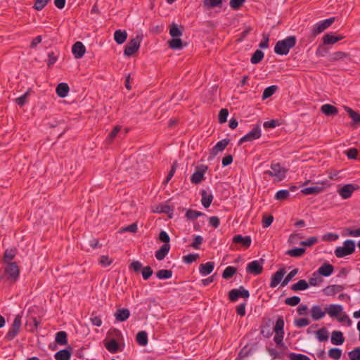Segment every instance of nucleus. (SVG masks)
I'll return each mask as SVG.
<instances>
[{"mask_svg": "<svg viewBox=\"0 0 360 360\" xmlns=\"http://www.w3.org/2000/svg\"><path fill=\"white\" fill-rule=\"evenodd\" d=\"M343 39V37H335L331 34H326L323 37V41L325 44H334Z\"/></svg>", "mask_w": 360, "mask_h": 360, "instance_id": "nucleus-32", "label": "nucleus"}, {"mask_svg": "<svg viewBox=\"0 0 360 360\" xmlns=\"http://www.w3.org/2000/svg\"><path fill=\"white\" fill-rule=\"evenodd\" d=\"M309 287L308 283L305 280H300L296 283L291 285V290L293 291L304 290Z\"/></svg>", "mask_w": 360, "mask_h": 360, "instance_id": "nucleus-38", "label": "nucleus"}, {"mask_svg": "<svg viewBox=\"0 0 360 360\" xmlns=\"http://www.w3.org/2000/svg\"><path fill=\"white\" fill-rule=\"evenodd\" d=\"M71 357V352L68 349H62L55 354L56 360H69Z\"/></svg>", "mask_w": 360, "mask_h": 360, "instance_id": "nucleus-34", "label": "nucleus"}, {"mask_svg": "<svg viewBox=\"0 0 360 360\" xmlns=\"http://www.w3.org/2000/svg\"><path fill=\"white\" fill-rule=\"evenodd\" d=\"M322 281L321 278L317 272H314L312 274V276L309 280V285L311 286H316L319 285Z\"/></svg>", "mask_w": 360, "mask_h": 360, "instance_id": "nucleus-48", "label": "nucleus"}, {"mask_svg": "<svg viewBox=\"0 0 360 360\" xmlns=\"http://www.w3.org/2000/svg\"><path fill=\"white\" fill-rule=\"evenodd\" d=\"M290 195L288 190H281L278 191L275 195V198L278 200H286Z\"/></svg>", "mask_w": 360, "mask_h": 360, "instance_id": "nucleus-53", "label": "nucleus"}, {"mask_svg": "<svg viewBox=\"0 0 360 360\" xmlns=\"http://www.w3.org/2000/svg\"><path fill=\"white\" fill-rule=\"evenodd\" d=\"M229 111L226 108H223L219 111V122L220 123H224L226 122Z\"/></svg>", "mask_w": 360, "mask_h": 360, "instance_id": "nucleus-61", "label": "nucleus"}, {"mask_svg": "<svg viewBox=\"0 0 360 360\" xmlns=\"http://www.w3.org/2000/svg\"><path fill=\"white\" fill-rule=\"evenodd\" d=\"M355 243L354 240H347L344 242L343 246L338 247L335 250V255L337 257L341 258L349 255L354 252Z\"/></svg>", "mask_w": 360, "mask_h": 360, "instance_id": "nucleus-4", "label": "nucleus"}, {"mask_svg": "<svg viewBox=\"0 0 360 360\" xmlns=\"http://www.w3.org/2000/svg\"><path fill=\"white\" fill-rule=\"evenodd\" d=\"M264 259L254 260L250 262L246 267L247 272L254 274L259 275L262 274L263 271Z\"/></svg>", "mask_w": 360, "mask_h": 360, "instance_id": "nucleus-9", "label": "nucleus"}, {"mask_svg": "<svg viewBox=\"0 0 360 360\" xmlns=\"http://www.w3.org/2000/svg\"><path fill=\"white\" fill-rule=\"evenodd\" d=\"M172 211V209L169 205H160L156 207L155 210H153L154 212L158 213H167L169 214Z\"/></svg>", "mask_w": 360, "mask_h": 360, "instance_id": "nucleus-55", "label": "nucleus"}, {"mask_svg": "<svg viewBox=\"0 0 360 360\" xmlns=\"http://www.w3.org/2000/svg\"><path fill=\"white\" fill-rule=\"evenodd\" d=\"M143 36L141 34L137 35L135 38L130 39L127 45L125 46L124 54L127 56H131L134 53L137 52L139 49Z\"/></svg>", "mask_w": 360, "mask_h": 360, "instance_id": "nucleus-5", "label": "nucleus"}, {"mask_svg": "<svg viewBox=\"0 0 360 360\" xmlns=\"http://www.w3.org/2000/svg\"><path fill=\"white\" fill-rule=\"evenodd\" d=\"M214 268L213 262H208L205 264H201L199 266V271L202 276H206L212 273Z\"/></svg>", "mask_w": 360, "mask_h": 360, "instance_id": "nucleus-20", "label": "nucleus"}, {"mask_svg": "<svg viewBox=\"0 0 360 360\" xmlns=\"http://www.w3.org/2000/svg\"><path fill=\"white\" fill-rule=\"evenodd\" d=\"M21 315L18 314L15 316L11 328L5 336V339L8 341L11 340L18 334L21 327Z\"/></svg>", "mask_w": 360, "mask_h": 360, "instance_id": "nucleus-6", "label": "nucleus"}, {"mask_svg": "<svg viewBox=\"0 0 360 360\" xmlns=\"http://www.w3.org/2000/svg\"><path fill=\"white\" fill-rule=\"evenodd\" d=\"M345 342L342 333L338 330H335L331 334V342L333 345H340Z\"/></svg>", "mask_w": 360, "mask_h": 360, "instance_id": "nucleus-23", "label": "nucleus"}, {"mask_svg": "<svg viewBox=\"0 0 360 360\" xmlns=\"http://www.w3.org/2000/svg\"><path fill=\"white\" fill-rule=\"evenodd\" d=\"M208 167L206 165H200L197 167L196 171L191 177V181L194 184H200L203 180L204 175Z\"/></svg>", "mask_w": 360, "mask_h": 360, "instance_id": "nucleus-12", "label": "nucleus"}, {"mask_svg": "<svg viewBox=\"0 0 360 360\" xmlns=\"http://www.w3.org/2000/svg\"><path fill=\"white\" fill-rule=\"evenodd\" d=\"M285 273L286 271L284 268H282L274 273L271 278L270 287L275 288L279 284L280 282H282V278H283Z\"/></svg>", "mask_w": 360, "mask_h": 360, "instance_id": "nucleus-15", "label": "nucleus"}, {"mask_svg": "<svg viewBox=\"0 0 360 360\" xmlns=\"http://www.w3.org/2000/svg\"><path fill=\"white\" fill-rule=\"evenodd\" d=\"M297 272H298V269H294L293 270H292L286 276V277L282 281L281 285L282 286H285L292 279V278L294 276H295V275L297 274Z\"/></svg>", "mask_w": 360, "mask_h": 360, "instance_id": "nucleus-52", "label": "nucleus"}, {"mask_svg": "<svg viewBox=\"0 0 360 360\" xmlns=\"http://www.w3.org/2000/svg\"><path fill=\"white\" fill-rule=\"evenodd\" d=\"M69 86L67 83H60L56 87V94L60 98L67 96L69 92Z\"/></svg>", "mask_w": 360, "mask_h": 360, "instance_id": "nucleus-27", "label": "nucleus"}, {"mask_svg": "<svg viewBox=\"0 0 360 360\" xmlns=\"http://www.w3.org/2000/svg\"><path fill=\"white\" fill-rule=\"evenodd\" d=\"M56 342L60 345H65L68 343L67 333L65 331H60L56 333Z\"/></svg>", "mask_w": 360, "mask_h": 360, "instance_id": "nucleus-41", "label": "nucleus"}, {"mask_svg": "<svg viewBox=\"0 0 360 360\" xmlns=\"http://www.w3.org/2000/svg\"><path fill=\"white\" fill-rule=\"evenodd\" d=\"M16 249L15 248H11V249H7L4 255L3 261L5 263L11 262V261L14 259L15 255H16Z\"/></svg>", "mask_w": 360, "mask_h": 360, "instance_id": "nucleus-36", "label": "nucleus"}, {"mask_svg": "<svg viewBox=\"0 0 360 360\" xmlns=\"http://www.w3.org/2000/svg\"><path fill=\"white\" fill-rule=\"evenodd\" d=\"M289 358L290 360H311L309 357L302 354L290 353Z\"/></svg>", "mask_w": 360, "mask_h": 360, "instance_id": "nucleus-56", "label": "nucleus"}, {"mask_svg": "<svg viewBox=\"0 0 360 360\" xmlns=\"http://www.w3.org/2000/svg\"><path fill=\"white\" fill-rule=\"evenodd\" d=\"M136 341L141 346H146L148 344V335L146 331H140L136 334Z\"/></svg>", "mask_w": 360, "mask_h": 360, "instance_id": "nucleus-39", "label": "nucleus"}, {"mask_svg": "<svg viewBox=\"0 0 360 360\" xmlns=\"http://www.w3.org/2000/svg\"><path fill=\"white\" fill-rule=\"evenodd\" d=\"M321 112L327 116L334 115L338 113V109L330 104H324L321 108Z\"/></svg>", "mask_w": 360, "mask_h": 360, "instance_id": "nucleus-31", "label": "nucleus"}, {"mask_svg": "<svg viewBox=\"0 0 360 360\" xmlns=\"http://www.w3.org/2000/svg\"><path fill=\"white\" fill-rule=\"evenodd\" d=\"M223 0H204L203 7L205 9H210L214 7H221Z\"/></svg>", "mask_w": 360, "mask_h": 360, "instance_id": "nucleus-35", "label": "nucleus"}, {"mask_svg": "<svg viewBox=\"0 0 360 360\" xmlns=\"http://www.w3.org/2000/svg\"><path fill=\"white\" fill-rule=\"evenodd\" d=\"M344 290V287L341 285H332L326 287L323 292L326 295H334Z\"/></svg>", "mask_w": 360, "mask_h": 360, "instance_id": "nucleus-25", "label": "nucleus"}, {"mask_svg": "<svg viewBox=\"0 0 360 360\" xmlns=\"http://www.w3.org/2000/svg\"><path fill=\"white\" fill-rule=\"evenodd\" d=\"M333 265L326 263L319 268L317 273L319 276L322 275L323 276H329L333 273Z\"/></svg>", "mask_w": 360, "mask_h": 360, "instance_id": "nucleus-26", "label": "nucleus"}, {"mask_svg": "<svg viewBox=\"0 0 360 360\" xmlns=\"http://www.w3.org/2000/svg\"><path fill=\"white\" fill-rule=\"evenodd\" d=\"M169 250H170L169 244H163L162 245V247L160 248V250H158L155 252L156 259L159 261L164 259V258L168 254Z\"/></svg>", "mask_w": 360, "mask_h": 360, "instance_id": "nucleus-22", "label": "nucleus"}, {"mask_svg": "<svg viewBox=\"0 0 360 360\" xmlns=\"http://www.w3.org/2000/svg\"><path fill=\"white\" fill-rule=\"evenodd\" d=\"M317 340L320 342H325L328 340L329 333L326 328H322L315 332Z\"/></svg>", "mask_w": 360, "mask_h": 360, "instance_id": "nucleus-30", "label": "nucleus"}, {"mask_svg": "<svg viewBox=\"0 0 360 360\" xmlns=\"http://www.w3.org/2000/svg\"><path fill=\"white\" fill-rule=\"evenodd\" d=\"M229 140L226 139L219 141L212 149L208 160L214 159L217 154L219 152L223 151L225 149V148L229 145Z\"/></svg>", "mask_w": 360, "mask_h": 360, "instance_id": "nucleus-13", "label": "nucleus"}, {"mask_svg": "<svg viewBox=\"0 0 360 360\" xmlns=\"http://www.w3.org/2000/svg\"><path fill=\"white\" fill-rule=\"evenodd\" d=\"M342 355L341 349L338 348H332L328 351V356L335 360L340 359Z\"/></svg>", "mask_w": 360, "mask_h": 360, "instance_id": "nucleus-51", "label": "nucleus"}, {"mask_svg": "<svg viewBox=\"0 0 360 360\" xmlns=\"http://www.w3.org/2000/svg\"><path fill=\"white\" fill-rule=\"evenodd\" d=\"M199 255L198 254H189L183 257L184 262L187 264H191L193 262L195 261L198 258Z\"/></svg>", "mask_w": 360, "mask_h": 360, "instance_id": "nucleus-64", "label": "nucleus"}, {"mask_svg": "<svg viewBox=\"0 0 360 360\" xmlns=\"http://www.w3.org/2000/svg\"><path fill=\"white\" fill-rule=\"evenodd\" d=\"M324 185L323 183L316 184L314 186L303 188L301 192L304 195H316L324 191Z\"/></svg>", "mask_w": 360, "mask_h": 360, "instance_id": "nucleus-14", "label": "nucleus"}, {"mask_svg": "<svg viewBox=\"0 0 360 360\" xmlns=\"http://www.w3.org/2000/svg\"><path fill=\"white\" fill-rule=\"evenodd\" d=\"M168 44L170 49L174 50H180L183 48V41L179 37L173 38L168 41Z\"/></svg>", "mask_w": 360, "mask_h": 360, "instance_id": "nucleus-33", "label": "nucleus"}, {"mask_svg": "<svg viewBox=\"0 0 360 360\" xmlns=\"http://www.w3.org/2000/svg\"><path fill=\"white\" fill-rule=\"evenodd\" d=\"M121 127L115 126L112 131L109 134L107 141L110 143L113 141V139L117 136L118 132L120 131Z\"/></svg>", "mask_w": 360, "mask_h": 360, "instance_id": "nucleus-60", "label": "nucleus"}, {"mask_svg": "<svg viewBox=\"0 0 360 360\" xmlns=\"http://www.w3.org/2000/svg\"><path fill=\"white\" fill-rule=\"evenodd\" d=\"M127 38V33L126 31H122L121 30H117L114 33V39L118 44H122L124 43Z\"/></svg>", "mask_w": 360, "mask_h": 360, "instance_id": "nucleus-28", "label": "nucleus"}, {"mask_svg": "<svg viewBox=\"0 0 360 360\" xmlns=\"http://www.w3.org/2000/svg\"><path fill=\"white\" fill-rule=\"evenodd\" d=\"M350 360H360V347L355 348L349 352Z\"/></svg>", "mask_w": 360, "mask_h": 360, "instance_id": "nucleus-57", "label": "nucleus"}, {"mask_svg": "<svg viewBox=\"0 0 360 360\" xmlns=\"http://www.w3.org/2000/svg\"><path fill=\"white\" fill-rule=\"evenodd\" d=\"M201 202L202 205L205 207L207 208L212 203L213 200V195L211 193H207L206 191L202 190L201 191Z\"/></svg>", "mask_w": 360, "mask_h": 360, "instance_id": "nucleus-24", "label": "nucleus"}, {"mask_svg": "<svg viewBox=\"0 0 360 360\" xmlns=\"http://www.w3.org/2000/svg\"><path fill=\"white\" fill-rule=\"evenodd\" d=\"M245 1V0H230L229 5L233 10H238L243 6Z\"/></svg>", "mask_w": 360, "mask_h": 360, "instance_id": "nucleus-59", "label": "nucleus"}, {"mask_svg": "<svg viewBox=\"0 0 360 360\" xmlns=\"http://www.w3.org/2000/svg\"><path fill=\"white\" fill-rule=\"evenodd\" d=\"M347 56V53L342 51H338L332 53L330 56V60L331 61H337L340 60H342Z\"/></svg>", "mask_w": 360, "mask_h": 360, "instance_id": "nucleus-49", "label": "nucleus"}, {"mask_svg": "<svg viewBox=\"0 0 360 360\" xmlns=\"http://www.w3.org/2000/svg\"><path fill=\"white\" fill-rule=\"evenodd\" d=\"M359 188V186L356 184H345L342 188L338 189V193L341 196L342 199H348L349 198L352 193L357 191Z\"/></svg>", "mask_w": 360, "mask_h": 360, "instance_id": "nucleus-8", "label": "nucleus"}, {"mask_svg": "<svg viewBox=\"0 0 360 360\" xmlns=\"http://www.w3.org/2000/svg\"><path fill=\"white\" fill-rule=\"evenodd\" d=\"M326 309H323L319 305H314L311 309V316L314 321H318L323 318L326 315Z\"/></svg>", "mask_w": 360, "mask_h": 360, "instance_id": "nucleus-16", "label": "nucleus"}, {"mask_svg": "<svg viewBox=\"0 0 360 360\" xmlns=\"http://www.w3.org/2000/svg\"><path fill=\"white\" fill-rule=\"evenodd\" d=\"M72 53L75 58H81L84 56L86 48L84 44L80 41H77L72 48Z\"/></svg>", "mask_w": 360, "mask_h": 360, "instance_id": "nucleus-17", "label": "nucleus"}, {"mask_svg": "<svg viewBox=\"0 0 360 360\" xmlns=\"http://www.w3.org/2000/svg\"><path fill=\"white\" fill-rule=\"evenodd\" d=\"M305 252V249L302 248H295L291 250H288L286 254L292 257H300Z\"/></svg>", "mask_w": 360, "mask_h": 360, "instance_id": "nucleus-40", "label": "nucleus"}, {"mask_svg": "<svg viewBox=\"0 0 360 360\" xmlns=\"http://www.w3.org/2000/svg\"><path fill=\"white\" fill-rule=\"evenodd\" d=\"M277 90V86L276 85L270 86L266 88L263 92L262 99L264 100L270 96H271Z\"/></svg>", "mask_w": 360, "mask_h": 360, "instance_id": "nucleus-45", "label": "nucleus"}, {"mask_svg": "<svg viewBox=\"0 0 360 360\" xmlns=\"http://www.w3.org/2000/svg\"><path fill=\"white\" fill-rule=\"evenodd\" d=\"M296 37L290 36L283 40L278 41L274 47V51L278 55H286L289 53L291 48L294 47L296 44Z\"/></svg>", "mask_w": 360, "mask_h": 360, "instance_id": "nucleus-2", "label": "nucleus"}, {"mask_svg": "<svg viewBox=\"0 0 360 360\" xmlns=\"http://www.w3.org/2000/svg\"><path fill=\"white\" fill-rule=\"evenodd\" d=\"M236 273V268L233 266H227L222 274V277L224 279L231 278Z\"/></svg>", "mask_w": 360, "mask_h": 360, "instance_id": "nucleus-43", "label": "nucleus"}, {"mask_svg": "<svg viewBox=\"0 0 360 360\" xmlns=\"http://www.w3.org/2000/svg\"><path fill=\"white\" fill-rule=\"evenodd\" d=\"M202 215H204L202 212L193 210H188L186 213V218L190 220H193L197 217Z\"/></svg>", "mask_w": 360, "mask_h": 360, "instance_id": "nucleus-50", "label": "nucleus"}, {"mask_svg": "<svg viewBox=\"0 0 360 360\" xmlns=\"http://www.w3.org/2000/svg\"><path fill=\"white\" fill-rule=\"evenodd\" d=\"M335 21V18H330L323 21L316 23L311 30V33L314 36L323 32L326 29L330 27Z\"/></svg>", "mask_w": 360, "mask_h": 360, "instance_id": "nucleus-7", "label": "nucleus"}, {"mask_svg": "<svg viewBox=\"0 0 360 360\" xmlns=\"http://www.w3.org/2000/svg\"><path fill=\"white\" fill-rule=\"evenodd\" d=\"M264 58V53L260 50H257L253 53L250 61L252 64H257L259 63L262 58Z\"/></svg>", "mask_w": 360, "mask_h": 360, "instance_id": "nucleus-42", "label": "nucleus"}, {"mask_svg": "<svg viewBox=\"0 0 360 360\" xmlns=\"http://www.w3.org/2000/svg\"><path fill=\"white\" fill-rule=\"evenodd\" d=\"M20 274V269L15 262H8L4 267L2 274H0V281L15 283Z\"/></svg>", "mask_w": 360, "mask_h": 360, "instance_id": "nucleus-1", "label": "nucleus"}, {"mask_svg": "<svg viewBox=\"0 0 360 360\" xmlns=\"http://www.w3.org/2000/svg\"><path fill=\"white\" fill-rule=\"evenodd\" d=\"M251 238L250 236L243 237L241 235H236L233 238V243H240L245 248H249L251 245Z\"/></svg>", "mask_w": 360, "mask_h": 360, "instance_id": "nucleus-19", "label": "nucleus"}, {"mask_svg": "<svg viewBox=\"0 0 360 360\" xmlns=\"http://www.w3.org/2000/svg\"><path fill=\"white\" fill-rule=\"evenodd\" d=\"M283 328L284 321L283 320L282 318L278 319L274 328V331L275 332V333H284Z\"/></svg>", "mask_w": 360, "mask_h": 360, "instance_id": "nucleus-47", "label": "nucleus"}, {"mask_svg": "<svg viewBox=\"0 0 360 360\" xmlns=\"http://www.w3.org/2000/svg\"><path fill=\"white\" fill-rule=\"evenodd\" d=\"M153 271L150 266H148L142 269V276L144 280H148L153 274Z\"/></svg>", "mask_w": 360, "mask_h": 360, "instance_id": "nucleus-58", "label": "nucleus"}, {"mask_svg": "<svg viewBox=\"0 0 360 360\" xmlns=\"http://www.w3.org/2000/svg\"><path fill=\"white\" fill-rule=\"evenodd\" d=\"M50 0H36L34 8L37 11L42 10Z\"/></svg>", "mask_w": 360, "mask_h": 360, "instance_id": "nucleus-63", "label": "nucleus"}, {"mask_svg": "<svg viewBox=\"0 0 360 360\" xmlns=\"http://www.w3.org/2000/svg\"><path fill=\"white\" fill-rule=\"evenodd\" d=\"M142 269V264L139 261L136 260L133 261L129 266V269L133 270L135 272H139Z\"/></svg>", "mask_w": 360, "mask_h": 360, "instance_id": "nucleus-62", "label": "nucleus"}, {"mask_svg": "<svg viewBox=\"0 0 360 360\" xmlns=\"http://www.w3.org/2000/svg\"><path fill=\"white\" fill-rule=\"evenodd\" d=\"M130 315V311L128 309H118L115 314V317L117 321H126Z\"/></svg>", "mask_w": 360, "mask_h": 360, "instance_id": "nucleus-21", "label": "nucleus"}, {"mask_svg": "<svg viewBox=\"0 0 360 360\" xmlns=\"http://www.w3.org/2000/svg\"><path fill=\"white\" fill-rule=\"evenodd\" d=\"M106 349L111 353H116L120 348L118 342L112 339L105 343Z\"/></svg>", "mask_w": 360, "mask_h": 360, "instance_id": "nucleus-37", "label": "nucleus"}, {"mask_svg": "<svg viewBox=\"0 0 360 360\" xmlns=\"http://www.w3.org/2000/svg\"><path fill=\"white\" fill-rule=\"evenodd\" d=\"M345 108L353 121L355 123L360 124V115L349 107H345Z\"/></svg>", "mask_w": 360, "mask_h": 360, "instance_id": "nucleus-46", "label": "nucleus"}, {"mask_svg": "<svg viewBox=\"0 0 360 360\" xmlns=\"http://www.w3.org/2000/svg\"><path fill=\"white\" fill-rule=\"evenodd\" d=\"M300 298L298 296H292L290 297H288L285 300V303L287 305L293 306V307L297 305L300 303Z\"/></svg>", "mask_w": 360, "mask_h": 360, "instance_id": "nucleus-54", "label": "nucleus"}, {"mask_svg": "<svg viewBox=\"0 0 360 360\" xmlns=\"http://www.w3.org/2000/svg\"><path fill=\"white\" fill-rule=\"evenodd\" d=\"M249 296V291L243 286H240L238 289H233L229 292V298L231 302H236L239 297L248 298Z\"/></svg>", "mask_w": 360, "mask_h": 360, "instance_id": "nucleus-10", "label": "nucleus"}, {"mask_svg": "<svg viewBox=\"0 0 360 360\" xmlns=\"http://www.w3.org/2000/svg\"><path fill=\"white\" fill-rule=\"evenodd\" d=\"M183 27H179L176 23H172L169 26V34L172 38L180 37L182 32Z\"/></svg>", "mask_w": 360, "mask_h": 360, "instance_id": "nucleus-29", "label": "nucleus"}, {"mask_svg": "<svg viewBox=\"0 0 360 360\" xmlns=\"http://www.w3.org/2000/svg\"><path fill=\"white\" fill-rule=\"evenodd\" d=\"M156 276L159 279H167L172 277V271L171 270L162 269L156 273Z\"/></svg>", "mask_w": 360, "mask_h": 360, "instance_id": "nucleus-44", "label": "nucleus"}, {"mask_svg": "<svg viewBox=\"0 0 360 360\" xmlns=\"http://www.w3.org/2000/svg\"><path fill=\"white\" fill-rule=\"evenodd\" d=\"M260 136V127L259 125H256L252 128V129L250 132H248L246 135H245L240 139L239 143L241 144L244 142L252 141L253 140L259 139Z\"/></svg>", "mask_w": 360, "mask_h": 360, "instance_id": "nucleus-11", "label": "nucleus"}, {"mask_svg": "<svg viewBox=\"0 0 360 360\" xmlns=\"http://www.w3.org/2000/svg\"><path fill=\"white\" fill-rule=\"evenodd\" d=\"M342 309V307L339 304H330L326 308V313L331 317H335L340 315Z\"/></svg>", "mask_w": 360, "mask_h": 360, "instance_id": "nucleus-18", "label": "nucleus"}, {"mask_svg": "<svg viewBox=\"0 0 360 360\" xmlns=\"http://www.w3.org/2000/svg\"><path fill=\"white\" fill-rule=\"evenodd\" d=\"M287 170L281 167L278 163H273L271 165L269 170L264 172V174L274 177L275 181H281L285 177Z\"/></svg>", "mask_w": 360, "mask_h": 360, "instance_id": "nucleus-3", "label": "nucleus"}]
</instances>
